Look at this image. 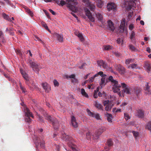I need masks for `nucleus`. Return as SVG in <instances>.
Listing matches in <instances>:
<instances>
[{"label": "nucleus", "instance_id": "f257e3e1", "mask_svg": "<svg viewBox=\"0 0 151 151\" xmlns=\"http://www.w3.org/2000/svg\"><path fill=\"white\" fill-rule=\"evenodd\" d=\"M44 1L46 2H50L53 1L56 2L58 4L61 6H63L66 3L68 5V7L73 12H76L78 11L77 8L76 6V5L78 4L76 0H66V2L63 0H44Z\"/></svg>", "mask_w": 151, "mask_h": 151}, {"label": "nucleus", "instance_id": "f03ea898", "mask_svg": "<svg viewBox=\"0 0 151 151\" xmlns=\"http://www.w3.org/2000/svg\"><path fill=\"white\" fill-rule=\"evenodd\" d=\"M84 11L86 15L88 17L89 20L91 22H94L95 21L96 22L97 24L103 27L105 25V21L103 19L102 15L100 13H97L96 14V16L97 18V20L95 19L94 17L91 14L90 11L87 8L84 9Z\"/></svg>", "mask_w": 151, "mask_h": 151}, {"label": "nucleus", "instance_id": "7ed1b4c3", "mask_svg": "<svg viewBox=\"0 0 151 151\" xmlns=\"http://www.w3.org/2000/svg\"><path fill=\"white\" fill-rule=\"evenodd\" d=\"M109 79L111 82V85L113 86L112 90L113 91L114 93H120V90L119 88L122 87V84L123 83H120L116 80H114L111 76H110L109 77Z\"/></svg>", "mask_w": 151, "mask_h": 151}, {"label": "nucleus", "instance_id": "20e7f679", "mask_svg": "<svg viewBox=\"0 0 151 151\" xmlns=\"http://www.w3.org/2000/svg\"><path fill=\"white\" fill-rule=\"evenodd\" d=\"M62 139L66 141L69 142L68 143V145L69 147L72 149L73 151H76V149L75 147V145L72 142V138L69 135L67 134L64 133L62 134Z\"/></svg>", "mask_w": 151, "mask_h": 151}, {"label": "nucleus", "instance_id": "39448f33", "mask_svg": "<svg viewBox=\"0 0 151 151\" xmlns=\"http://www.w3.org/2000/svg\"><path fill=\"white\" fill-rule=\"evenodd\" d=\"M24 112L25 114V121L28 123H30L32 121V119L30 118V117L33 118V115L27 107L24 108Z\"/></svg>", "mask_w": 151, "mask_h": 151}, {"label": "nucleus", "instance_id": "423d86ee", "mask_svg": "<svg viewBox=\"0 0 151 151\" xmlns=\"http://www.w3.org/2000/svg\"><path fill=\"white\" fill-rule=\"evenodd\" d=\"M44 116L45 119L48 122H50L51 123L54 127L58 124V121L56 118L52 117L48 115L47 114L45 115Z\"/></svg>", "mask_w": 151, "mask_h": 151}, {"label": "nucleus", "instance_id": "0eeeda50", "mask_svg": "<svg viewBox=\"0 0 151 151\" xmlns=\"http://www.w3.org/2000/svg\"><path fill=\"white\" fill-rule=\"evenodd\" d=\"M83 2L85 3L86 7H88L91 11H93L96 8L94 4L95 2L90 1V0H83Z\"/></svg>", "mask_w": 151, "mask_h": 151}, {"label": "nucleus", "instance_id": "6e6552de", "mask_svg": "<svg viewBox=\"0 0 151 151\" xmlns=\"http://www.w3.org/2000/svg\"><path fill=\"white\" fill-rule=\"evenodd\" d=\"M28 64L30 65L33 70L36 73H38L39 70V66L36 62H33L31 60H29L28 62Z\"/></svg>", "mask_w": 151, "mask_h": 151}, {"label": "nucleus", "instance_id": "1a4fd4ad", "mask_svg": "<svg viewBox=\"0 0 151 151\" xmlns=\"http://www.w3.org/2000/svg\"><path fill=\"white\" fill-rule=\"evenodd\" d=\"M35 143L36 145L37 149H38V147L40 145V147L42 148L44 147L45 142L43 140L41 141L40 138L36 137L35 140Z\"/></svg>", "mask_w": 151, "mask_h": 151}, {"label": "nucleus", "instance_id": "9d476101", "mask_svg": "<svg viewBox=\"0 0 151 151\" xmlns=\"http://www.w3.org/2000/svg\"><path fill=\"white\" fill-rule=\"evenodd\" d=\"M106 129L104 127H102L100 128L93 135V138L95 139H97L99 136Z\"/></svg>", "mask_w": 151, "mask_h": 151}, {"label": "nucleus", "instance_id": "9b49d317", "mask_svg": "<svg viewBox=\"0 0 151 151\" xmlns=\"http://www.w3.org/2000/svg\"><path fill=\"white\" fill-rule=\"evenodd\" d=\"M41 85L43 89L46 93H49L51 91V86L47 82H43L41 83Z\"/></svg>", "mask_w": 151, "mask_h": 151}, {"label": "nucleus", "instance_id": "f8f14e48", "mask_svg": "<svg viewBox=\"0 0 151 151\" xmlns=\"http://www.w3.org/2000/svg\"><path fill=\"white\" fill-rule=\"evenodd\" d=\"M122 87L123 88V93L125 94H133L134 93L130 90L128 86L125 83L122 84Z\"/></svg>", "mask_w": 151, "mask_h": 151}, {"label": "nucleus", "instance_id": "ddd939ff", "mask_svg": "<svg viewBox=\"0 0 151 151\" xmlns=\"http://www.w3.org/2000/svg\"><path fill=\"white\" fill-rule=\"evenodd\" d=\"M124 7L127 9H131L132 7V4L133 2L129 0H124Z\"/></svg>", "mask_w": 151, "mask_h": 151}, {"label": "nucleus", "instance_id": "4468645a", "mask_svg": "<svg viewBox=\"0 0 151 151\" xmlns=\"http://www.w3.org/2000/svg\"><path fill=\"white\" fill-rule=\"evenodd\" d=\"M116 5L113 3H109L107 6V8L109 11H114L116 9Z\"/></svg>", "mask_w": 151, "mask_h": 151}, {"label": "nucleus", "instance_id": "2eb2a0df", "mask_svg": "<svg viewBox=\"0 0 151 151\" xmlns=\"http://www.w3.org/2000/svg\"><path fill=\"white\" fill-rule=\"evenodd\" d=\"M71 123L73 127L77 128L78 127V124L76 122V118L74 116H71Z\"/></svg>", "mask_w": 151, "mask_h": 151}, {"label": "nucleus", "instance_id": "dca6fc26", "mask_svg": "<svg viewBox=\"0 0 151 151\" xmlns=\"http://www.w3.org/2000/svg\"><path fill=\"white\" fill-rule=\"evenodd\" d=\"M125 19H123L119 27V30L120 32H123L126 30V28L125 27Z\"/></svg>", "mask_w": 151, "mask_h": 151}, {"label": "nucleus", "instance_id": "f3484780", "mask_svg": "<svg viewBox=\"0 0 151 151\" xmlns=\"http://www.w3.org/2000/svg\"><path fill=\"white\" fill-rule=\"evenodd\" d=\"M97 63L98 65H99L101 68L102 67L104 69H107V68L108 66L105 63V62L101 60L99 61H98Z\"/></svg>", "mask_w": 151, "mask_h": 151}, {"label": "nucleus", "instance_id": "a211bd4d", "mask_svg": "<svg viewBox=\"0 0 151 151\" xmlns=\"http://www.w3.org/2000/svg\"><path fill=\"white\" fill-rule=\"evenodd\" d=\"M116 69L122 74H123L125 72V69L124 68L120 65L117 66Z\"/></svg>", "mask_w": 151, "mask_h": 151}, {"label": "nucleus", "instance_id": "6ab92c4d", "mask_svg": "<svg viewBox=\"0 0 151 151\" xmlns=\"http://www.w3.org/2000/svg\"><path fill=\"white\" fill-rule=\"evenodd\" d=\"M137 116L139 118H142L144 116V111L141 109H139L137 111Z\"/></svg>", "mask_w": 151, "mask_h": 151}, {"label": "nucleus", "instance_id": "aec40b11", "mask_svg": "<svg viewBox=\"0 0 151 151\" xmlns=\"http://www.w3.org/2000/svg\"><path fill=\"white\" fill-rule=\"evenodd\" d=\"M114 106V104L112 103L111 101L110 102V104H108L106 106L105 108V110L108 111L111 110L112 108Z\"/></svg>", "mask_w": 151, "mask_h": 151}, {"label": "nucleus", "instance_id": "412c9836", "mask_svg": "<svg viewBox=\"0 0 151 151\" xmlns=\"http://www.w3.org/2000/svg\"><path fill=\"white\" fill-rule=\"evenodd\" d=\"M54 36L56 37L59 42H62L63 41V37L62 35L55 33L54 34Z\"/></svg>", "mask_w": 151, "mask_h": 151}, {"label": "nucleus", "instance_id": "4be33fe9", "mask_svg": "<svg viewBox=\"0 0 151 151\" xmlns=\"http://www.w3.org/2000/svg\"><path fill=\"white\" fill-rule=\"evenodd\" d=\"M75 35H76L80 39V40L82 41L84 40V38L83 37L82 34L78 31H76L75 32Z\"/></svg>", "mask_w": 151, "mask_h": 151}, {"label": "nucleus", "instance_id": "5701e85b", "mask_svg": "<svg viewBox=\"0 0 151 151\" xmlns=\"http://www.w3.org/2000/svg\"><path fill=\"white\" fill-rule=\"evenodd\" d=\"M108 24L110 29L113 31L114 29V27L112 22L110 20L108 21Z\"/></svg>", "mask_w": 151, "mask_h": 151}, {"label": "nucleus", "instance_id": "b1692460", "mask_svg": "<svg viewBox=\"0 0 151 151\" xmlns=\"http://www.w3.org/2000/svg\"><path fill=\"white\" fill-rule=\"evenodd\" d=\"M94 106L97 109H99L103 110V106L100 104H99L96 101L94 102Z\"/></svg>", "mask_w": 151, "mask_h": 151}, {"label": "nucleus", "instance_id": "393cba45", "mask_svg": "<svg viewBox=\"0 0 151 151\" xmlns=\"http://www.w3.org/2000/svg\"><path fill=\"white\" fill-rule=\"evenodd\" d=\"M106 77H103L101 79V82L100 83V85L101 87L104 86L106 83Z\"/></svg>", "mask_w": 151, "mask_h": 151}, {"label": "nucleus", "instance_id": "a878e982", "mask_svg": "<svg viewBox=\"0 0 151 151\" xmlns=\"http://www.w3.org/2000/svg\"><path fill=\"white\" fill-rule=\"evenodd\" d=\"M21 73L22 74L23 77L27 81L28 80V75L25 72L23 71L22 70H20Z\"/></svg>", "mask_w": 151, "mask_h": 151}, {"label": "nucleus", "instance_id": "bb28decb", "mask_svg": "<svg viewBox=\"0 0 151 151\" xmlns=\"http://www.w3.org/2000/svg\"><path fill=\"white\" fill-rule=\"evenodd\" d=\"M106 116L108 121L110 122H111V120L112 118V115L111 114L108 113L106 114Z\"/></svg>", "mask_w": 151, "mask_h": 151}, {"label": "nucleus", "instance_id": "cd10ccee", "mask_svg": "<svg viewBox=\"0 0 151 151\" xmlns=\"http://www.w3.org/2000/svg\"><path fill=\"white\" fill-rule=\"evenodd\" d=\"M24 9L26 12L31 16L32 17L33 16V13L27 7H25Z\"/></svg>", "mask_w": 151, "mask_h": 151}, {"label": "nucleus", "instance_id": "c85d7f7f", "mask_svg": "<svg viewBox=\"0 0 151 151\" xmlns=\"http://www.w3.org/2000/svg\"><path fill=\"white\" fill-rule=\"evenodd\" d=\"M98 75H100L102 78L106 77V75L105 74H104L102 72L100 71L97 74H96L93 76V77L95 78L98 76Z\"/></svg>", "mask_w": 151, "mask_h": 151}, {"label": "nucleus", "instance_id": "c756f323", "mask_svg": "<svg viewBox=\"0 0 151 151\" xmlns=\"http://www.w3.org/2000/svg\"><path fill=\"white\" fill-rule=\"evenodd\" d=\"M93 134H92V133H91L90 132H88V133H86V137L87 138V139L89 140V139H91V138L92 137V138L93 139H95L94 138H93Z\"/></svg>", "mask_w": 151, "mask_h": 151}, {"label": "nucleus", "instance_id": "7c9ffc66", "mask_svg": "<svg viewBox=\"0 0 151 151\" xmlns=\"http://www.w3.org/2000/svg\"><path fill=\"white\" fill-rule=\"evenodd\" d=\"M145 68L148 71H150L151 70V67L149 63H146L145 64Z\"/></svg>", "mask_w": 151, "mask_h": 151}, {"label": "nucleus", "instance_id": "2f4dec72", "mask_svg": "<svg viewBox=\"0 0 151 151\" xmlns=\"http://www.w3.org/2000/svg\"><path fill=\"white\" fill-rule=\"evenodd\" d=\"M107 144L108 146L111 147L113 145V143L111 140V139H109L107 142Z\"/></svg>", "mask_w": 151, "mask_h": 151}, {"label": "nucleus", "instance_id": "473e14b6", "mask_svg": "<svg viewBox=\"0 0 151 151\" xmlns=\"http://www.w3.org/2000/svg\"><path fill=\"white\" fill-rule=\"evenodd\" d=\"M112 47L109 45H105L103 46V49L104 50H108L111 49Z\"/></svg>", "mask_w": 151, "mask_h": 151}, {"label": "nucleus", "instance_id": "72a5a7b5", "mask_svg": "<svg viewBox=\"0 0 151 151\" xmlns=\"http://www.w3.org/2000/svg\"><path fill=\"white\" fill-rule=\"evenodd\" d=\"M146 128L148 130L151 131V122H149L147 123L146 126Z\"/></svg>", "mask_w": 151, "mask_h": 151}, {"label": "nucleus", "instance_id": "f704fd0d", "mask_svg": "<svg viewBox=\"0 0 151 151\" xmlns=\"http://www.w3.org/2000/svg\"><path fill=\"white\" fill-rule=\"evenodd\" d=\"M53 84L55 87H58L59 86V83L56 79L54 80L53 81Z\"/></svg>", "mask_w": 151, "mask_h": 151}, {"label": "nucleus", "instance_id": "c9c22d12", "mask_svg": "<svg viewBox=\"0 0 151 151\" xmlns=\"http://www.w3.org/2000/svg\"><path fill=\"white\" fill-rule=\"evenodd\" d=\"M86 111L89 116L92 117H94V113L91 112L88 109H86Z\"/></svg>", "mask_w": 151, "mask_h": 151}, {"label": "nucleus", "instance_id": "e433bc0d", "mask_svg": "<svg viewBox=\"0 0 151 151\" xmlns=\"http://www.w3.org/2000/svg\"><path fill=\"white\" fill-rule=\"evenodd\" d=\"M132 133L133 134V135L135 139H136L137 138L138 136L139 135V133L138 132H136L135 131H133L132 132Z\"/></svg>", "mask_w": 151, "mask_h": 151}, {"label": "nucleus", "instance_id": "4c0bfd02", "mask_svg": "<svg viewBox=\"0 0 151 151\" xmlns=\"http://www.w3.org/2000/svg\"><path fill=\"white\" fill-rule=\"evenodd\" d=\"M36 114L38 116V120L41 122H44V120L43 119L42 117L41 116H40L39 115H38L37 113Z\"/></svg>", "mask_w": 151, "mask_h": 151}, {"label": "nucleus", "instance_id": "58836bf2", "mask_svg": "<svg viewBox=\"0 0 151 151\" xmlns=\"http://www.w3.org/2000/svg\"><path fill=\"white\" fill-rule=\"evenodd\" d=\"M135 34L134 31L132 32L130 35V38L131 39H133L135 38Z\"/></svg>", "mask_w": 151, "mask_h": 151}, {"label": "nucleus", "instance_id": "ea45409f", "mask_svg": "<svg viewBox=\"0 0 151 151\" xmlns=\"http://www.w3.org/2000/svg\"><path fill=\"white\" fill-rule=\"evenodd\" d=\"M117 42L118 43L122 45L123 43V40L122 38H118L117 40Z\"/></svg>", "mask_w": 151, "mask_h": 151}, {"label": "nucleus", "instance_id": "a19ab883", "mask_svg": "<svg viewBox=\"0 0 151 151\" xmlns=\"http://www.w3.org/2000/svg\"><path fill=\"white\" fill-rule=\"evenodd\" d=\"M124 115L125 119L126 120H127L128 119H130V117L129 116V115L125 113L124 114Z\"/></svg>", "mask_w": 151, "mask_h": 151}, {"label": "nucleus", "instance_id": "79ce46f5", "mask_svg": "<svg viewBox=\"0 0 151 151\" xmlns=\"http://www.w3.org/2000/svg\"><path fill=\"white\" fill-rule=\"evenodd\" d=\"M97 120H99L100 119V116L99 114L97 113L95 114L94 117Z\"/></svg>", "mask_w": 151, "mask_h": 151}, {"label": "nucleus", "instance_id": "37998d69", "mask_svg": "<svg viewBox=\"0 0 151 151\" xmlns=\"http://www.w3.org/2000/svg\"><path fill=\"white\" fill-rule=\"evenodd\" d=\"M20 87L21 90H22V93H25L26 91L25 88H24L22 85L21 83H20Z\"/></svg>", "mask_w": 151, "mask_h": 151}, {"label": "nucleus", "instance_id": "c03bdc74", "mask_svg": "<svg viewBox=\"0 0 151 151\" xmlns=\"http://www.w3.org/2000/svg\"><path fill=\"white\" fill-rule=\"evenodd\" d=\"M133 61V60L132 59H129L126 60V64H128L130 63H131Z\"/></svg>", "mask_w": 151, "mask_h": 151}, {"label": "nucleus", "instance_id": "a18cd8bd", "mask_svg": "<svg viewBox=\"0 0 151 151\" xmlns=\"http://www.w3.org/2000/svg\"><path fill=\"white\" fill-rule=\"evenodd\" d=\"M149 87H148V84L147 83H146L145 90L147 92H149L151 94V89H150V91H149Z\"/></svg>", "mask_w": 151, "mask_h": 151}, {"label": "nucleus", "instance_id": "49530a36", "mask_svg": "<svg viewBox=\"0 0 151 151\" xmlns=\"http://www.w3.org/2000/svg\"><path fill=\"white\" fill-rule=\"evenodd\" d=\"M42 25L47 30H48L49 32H50V30L48 29L47 25L45 23L43 22L42 23Z\"/></svg>", "mask_w": 151, "mask_h": 151}, {"label": "nucleus", "instance_id": "de8ad7c7", "mask_svg": "<svg viewBox=\"0 0 151 151\" xmlns=\"http://www.w3.org/2000/svg\"><path fill=\"white\" fill-rule=\"evenodd\" d=\"M103 105L104 106H106L108 104H110V102L109 100L104 101L103 102Z\"/></svg>", "mask_w": 151, "mask_h": 151}, {"label": "nucleus", "instance_id": "09e8293b", "mask_svg": "<svg viewBox=\"0 0 151 151\" xmlns=\"http://www.w3.org/2000/svg\"><path fill=\"white\" fill-rule=\"evenodd\" d=\"M99 87H97L96 89V90L95 91V93L94 94H101L100 92H99Z\"/></svg>", "mask_w": 151, "mask_h": 151}, {"label": "nucleus", "instance_id": "8fccbe9b", "mask_svg": "<svg viewBox=\"0 0 151 151\" xmlns=\"http://www.w3.org/2000/svg\"><path fill=\"white\" fill-rule=\"evenodd\" d=\"M131 68L132 69H136L137 68V65L135 64H134L133 65H131ZM130 67V66H129L128 68H129Z\"/></svg>", "mask_w": 151, "mask_h": 151}, {"label": "nucleus", "instance_id": "3c124183", "mask_svg": "<svg viewBox=\"0 0 151 151\" xmlns=\"http://www.w3.org/2000/svg\"><path fill=\"white\" fill-rule=\"evenodd\" d=\"M129 29L130 30H132L133 29L134 27V25L133 24H131L129 25Z\"/></svg>", "mask_w": 151, "mask_h": 151}, {"label": "nucleus", "instance_id": "603ef678", "mask_svg": "<svg viewBox=\"0 0 151 151\" xmlns=\"http://www.w3.org/2000/svg\"><path fill=\"white\" fill-rule=\"evenodd\" d=\"M72 82L73 83H78V79L75 78L72 79Z\"/></svg>", "mask_w": 151, "mask_h": 151}, {"label": "nucleus", "instance_id": "864d4df0", "mask_svg": "<svg viewBox=\"0 0 151 151\" xmlns=\"http://www.w3.org/2000/svg\"><path fill=\"white\" fill-rule=\"evenodd\" d=\"M105 148V151H109V150L110 149V147H109V146H106L104 147Z\"/></svg>", "mask_w": 151, "mask_h": 151}, {"label": "nucleus", "instance_id": "5fc2aeb1", "mask_svg": "<svg viewBox=\"0 0 151 151\" xmlns=\"http://www.w3.org/2000/svg\"><path fill=\"white\" fill-rule=\"evenodd\" d=\"M75 77L76 76L75 74H72L69 76V78H72V79L75 78Z\"/></svg>", "mask_w": 151, "mask_h": 151}, {"label": "nucleus", "instance_id": "6e6d98bb", "mask_svg": "<svg viewBox=\"0 0 151 151\" xmlns=\"http://www.w3.org/2000/svg\"><path fill=\"white\" fill-rule=\"evenodd\" d=\"M81 93L82 94H86V93L84 89L82 88L81 89Z\"/></svg>", "mask_w": 151, "mask_h": 151}, {"label": "nucleus", "instance_id": "4d7b16f0", "mask_svg": "<svg viewBox=\"0 0 151 151\" xmlns=\"http://www.w3.org/2000/svg\"><path fill=\"white\" fill-rule=\"evenodd\" d=\"M129 49L132 51H134L135 50V47L132 45H130L129 47Z\"/></svg>", "mask_w": 151, "mask_h": 151}, {"label": "nucleus", "instance_id": "13d9d810", "mask_svg": "<svg viewBox=\"0 0 151 151\" xmlns=\"http://www.w3.org/2000/svg\"><path fill=\"white\" fill-rule=\"evenodd\" d=\"M132 15V14L131 13H130L129 14L128 17L129 19H130L131 18Z\"/></svg>", "mask_w": 151, "mask_h": 151}, {"label": "nucleus", "instance_id": "bf43d9fd", "mask_svg": "<svg viewBox=\"0 0 151 151\" xmlns=\"http://www.w3.org/2000/svg\"><path fill=\"white\" fill-rule=\"evenodd\" d=\"M110 98L111 99V101L113 100L115 98L114 95H110Z\"/></svg>", "mask_w": 151, "mask_h": 151}, {"label": "nucleus", "instance_id": "052dcab7", "mask_svg": "<svg viewBox=\"0 0 151 151\" xmlns=\"http://www.w3.org/2000/svg\"><path fill=\"white\" fill-rule=\"evenodd\" d=\"M49 11L50 12L52 13L53 15H55V13L54 11H53L52 9H50Z\"/></svg>", "mask_w": 151, "mask_h": 151}, {"label": "nucleus", "instance_id": "680f3d73", "mask_svg": "<svg viewBox=\"0 0 151 151\" xmlns=\"http://www.w3.org/2000/svg\"><path fill=\"white\" fill-rule=\"evenodd\" d=\"M94 78L93 77H93H92L90 78L89 79V81L91 82H93V79Z\"/></svg>", "mask_w": 151, "mask_h": 151}, {"label": "nucleus", "instance_id": "e2e57ef3", "mask_svg": "<svg viewBox=\"0 0 151 151\" xmlns=\"http://www.w3.org/2000/svg\"><path fill=\"white\" fill-rule=\"evenodd\" d=\"M88 88L89 89H93L94 88L93 87V86L92 85H89L88 86Z\"/></svg>", "mask_w": 151, "mask_h": 151}, {"label": "nucleus", "instance_id": "0e129e2a", "mask_svg": "<svg viewBox=\"0 0 151 151\" xmlns=\"http://www.w3.org/2000/svg\"><path fill=\"white\" fill-rule=\"evenodd\" d=\"M27 54H28L31 56H32V54L29 50L27 51Z\"/></svg>", "mask_w": 151, "mask_h": 151}, {"label": "nucleus", "instance_id": "69168bd1", "mask_svg": "<svg viewBox=\"0 0 151 151\" xmlns=\"http://www.w3.org/2000/svg\"><path fill=\"white\" fill-rule=\"evenodd\" d=\"M3 16L6 19H8V17L6 14H3Z\"/></svg>", "mask_w": 151, "mask_h": 151}, {"label": "nucleus", "instance_id": "338daca9", "mask_svg": "<svg viewBox=\"0 0 151 151\" xmlns=\"http://www.w3.org/2000/svg\"><path fill=\"white\" fill-rule=\"evenodd\" d=\"M140 23L141 25H143L144 24V21L142 20L140 21Z\"/></svg>", "mask_w": 151, "mask_h": 151}, {"label": "nucleus", "instance_id": "774afa93", "mask_svg": "<svg viewBox=\"0 0 151 151\" xmlns=\"http://www.w3.org/2000/svg\"><path fill=\"white\" fill-rule=\"evenodd\" d=\"M57 151H60V147L58 145H57L56 147Z\"/></svg>", "mask_w": 151, "mask_h": 151}]
</instances>
